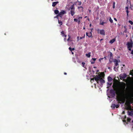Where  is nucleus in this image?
<instances>
[{
  "label": "nucleus",
  "instance_id": "nucleus-1",
  "mask_svg": "<svg viewBox=\"0 0 133 133\" xmlns=\"http://www.w3.org/2000/svg\"><path fill=\"white\" fill-rule=\"evenodd\" d=\"M126 87L125 83H124L121 86L122 90L121 91H117L116 94L118 95V93L121 95L124 96L125 95V89Z\"/></svg>",
  "mask_w": 133,
  "mask_h": 133
},
{
  "label": "nucleus",
  "instance_id": "nucleus-2",
  "mask_svg": "<svg viewBox=\"0 0 133 133\" xmlns=\"http://www.w3.org/2000/svg\"><path fill=\"white\" fill-rule=\"evenodd\" d=\"M127 48L129 51L131 50V48L133 46V43L132 39L129 42H128L127 44Z\"/></svg>",
  "mask_w": 133,
  "mask_h": 133
},
{
  "label": "nucleus",
  "instance_id": "nucleus-3",
  "mask_svg": "<svg viewBox=\"0 0 133 133\" xmlns=\"http://www.w3.org/2000/svg\"><path fill=\"white\" fill-rule=\"evenodd\" d=\"M104 76V74L103 73L102 75H96L95 77L94 78L95 80L97 82V83L99 84V81L100 78L102 77H103Z\"/></svg>",
  "mask_w": 133,
  "mask_h": 133
},
{
  "label": "nucleus",
  "instance_id": "nucleus-4",
  "mask_svg": "<svg viewBox=\"0 0 133 133\" xmlns=\"http://www.w3.org/2000/svg\"><path fill=\"white\" fill-rule=\"evenodd\" d=\"M117 100L119 102H121L123 103L124 102L125 99V98H122L120 97H117Z\"/></svg>",
  "mask_w": 133,
  "mask_h": 133
},
{
  "label": "nucleus",
  "instance_id": "nucleus-5",
  "mask_svg": "<svg viewBox=\"0 0 133 133\" xmlns=\"http://www.w3.org/2000/svg\"><path fill=\"white\" fill-rule=\"evenodd\" d=\"M98 33L99 32V34L103 35H105V31L103 29L99 30V29H97Z\"/></svg>",
  "mask_w": 133,
  "mask_h": 133
},
{
  "label": "nucleus",
  "instance_id": "nucleus-6",
  "mask_svg": "<svg viewBox=\"0 0 133 133\" xmlns=\"http://www.w3.org/2000/svg\"><path fill=\"white\" fill-rule=\"evenodd\" d=\"M66 12L65 11L62 10V11L59 12V14H58V16H58H60V17L61 18L62 17V16L63 15L66 14Z\"/></svg>",
  "mask_w": 133,
  "mask_h": 133
},
{
  "label": "nucleus",
  "instance_id": "nucleus-7",
  "mask_svg": "<svg viewBox=\"0 0 133 133\" xmlns=\"http://www.w3.org/2000/svg\"><path fill=\"white\" fill-rule=\"evenodd\" d=\"M127 76V74L125 73H124L123 74H121L120 76V79H124Z\"/></svg>",
  "mask_w": 133,
  "mask_h": 133
},
{
  "label": "nucleus",
  "instance_id": "nucleus-8",
  "mask_svg": "<svg viewBox=\"0 0 133 133\" xmlns=\"http://www.w3.org/2000/svg\"><path fill=\"white\" fill-rule=\"evenodd\" d=\"M110 93L112 95L113 97H114L115 96V92L114 89H111L110 91Z\"/></svg>",
  "mask_w": 133,
  "mask_h": 133
},
{
  "label": "nucleus",
  "instance_id": "nucleus-9",
  "mask_svg": "<svg viewBox=\"0 0 133 133\" xmlns=\"http://www.w3.org/2000/svg\"><path fill=\"white\" fill-rule=\"evenodd\" d=\"M132 103V105H133V99L132 101H127L125 103V104L128 105Z\"/></svg>",
  "mask_w": 133,
  "mask_h": 133
},
{
  "label": "nucleus",
  "instance_id": "nucleus-10",
  "mask_svg": "<svg viewBox=\"0 0 133 133\" xmlns=\"http://www.w3.org/2000/svg\"><path fill=\"white\" fill-rule=\"evenodd\" d=\"M99 81L100 82L101 84H103L105 82L104 80L102 78V77H101Z\"/></svg>",
  "mask_w": 133,
  "mask_h": 133
},
{
  "label": "nucleus",
  "instance_id": "nucleus-11",
  "mask_svg": "<svg viewBox=\"0 0 133 133\" xmlns=\"http://www.w3.org/2000/svg\"><path fill=\"white\" fill-rule=\"evenodd\" d=\"M58 3L59 2L58 1L54 2L52 3V6L53 7H55Z\"/></svg>",
  "mask_w": 133,
  "mask_h": 133
},
{
  "label": "nucleus",
  "instance_id": "nucleus-12",
  "mask_svg": "<svg viewBox=\"0 0 133 133\" xmlns=\"http://www.w3.org/2000/svg\"><path fill=\"white\" fill-rule=\"evenodd\" d=\"M70 13L72 16H73L75 13V10H72L70 11Z\"/></svg>",
  "mask_w": 133,
  "mask_h": 133
},
{
  "label": "nucleus",
  "instance_id": "nucleus-13",
  "mask_svg": "<svg viewBox=\"0 0 133 133\" xmlns=\"http://www.w3.org/2000/svg\"><path fill=\"white\" fill-rule=\"evenodd\" d=\"M114 62H115V66H117L118 65V60L117 59H115Z\"/></svg>",
  "mask_w": 133,
  "mask_h": 133
},
{
  "label": "nucleus",
  "instance_id": "nucleus-14",
  "mask_svg": "<svg viewBox=\"0 0 133 133\" xmlns=\"http://www.w3.org/2000/svg\"><path fill=\"white\" fill-rule=\"evenodd\" d=\"M70 9L72 10H75V8L74 7V4H73L72 5H71L70 8Z\"/></svg>",
  "mask_w": 133,
  "mask_h": 133
},
{
  "label": "nucleus",
  "instance_id": "nucleus-15",
  "mask_svg": "<svg viewBox=\"0 0 133 133\" xmlns=\"http://www.w3.org/2000/svg\"><path fill=\"white\" fill-rule=\"evenodd\" d=\"M108 81L109 82H111L112 80V78L110 76L108 77Z\"/></svg>",
  "mask_w": 133,
  "mask_h": 133
},
{
  "label": "nucleus",
  "instance_id": "nucleus-16",
  "mask_svg": "<svg viewBox=\"0 0 133 133\" xmlns=\"http://www.w3.org/2000/svg\"><path fill=\"white\" fill-rule=\"evenodd\" d=\"M115 41V39L114 38L109 41V42L111 44L113 43Z\"/></svg>",
  "mask_w": 133,
  "mask_h": 133
},
{
  "label": "nucleus",
  "instance_id": "nucleus-17",
  "mask_svg": "<svg viewBox=\"0 0 133 133\" xmlns=\"http://www.w3.org/2000/svg\"><path fill=\"white\" fill-rule=\"evenodd\" d=\"M91 52H89L88 54H86V56L88 58H89L90 57L91 55H90Z\"/></svg>",
  "mask_w": 133,
  "mask_h": 133
},
{
  "label": "nucleus",
  "instance_id": "nucleus-18",
  "mask_svg": "<svg viewBox=\"0 0 133 133\" xmlns=\"http://www.w3.org/2000/svg\"><path fill=\"white\" fill-rule=\"evenodd\" d=\"M107 23V22H101V21H100L99 23V24L101 25H103L104 24L106 23Z\"/></svg>",
  "mask_w": 133,
  "mask_h": 133
},
{
  "label": "nucleus",
  "instance_id": "nucleus-19",
  "mask_svg": "<svg viewBox=\"0 0 133 133\" xmlns=\"http://www.w3.org/2000/svg\"><path fill=\"white\" fill-rule=\"evenodd\" d=\"M54 13L56 14L57 15L59 13V11L57 10H55Z\"/></svg>",
  "mask_w": 133,
  "mask_h": 133
},
{
  "label": "nucleus",
  "instance_id": "nucleus-20",
  "mask_svg": "<svg viewBox=\"0 0 133 133\" xmlns=\"http://www.w3.org/2000/svg\"><path fill=\"white\" fill-rule=\"evenodd\" d=\"M92 31L91 30V31L89 33V37L90 38L91 37H92Z\"/></svg>",
  "mask_w": 133,
  "mask_h": 133
},
{
  "label": "nucleus",
  "instance_id": "nucleus-21",
  "mask_svg": "<svg viewBox=\"0 0 133 133\" xmlns=\"http://www.w3.org/2000/svg\"><path fill=\"white\" fill-rule=\"evenodd\" d=\"M69 50H70L71 51H72V50H75V48H71L70 47L69 48Z\"/></svg>",
  "mask_w": 133,
  "mask_h": 133
},
{
  "label": "nucleus",
  "instance_id": "nucleus-22",
  "mask_svg": "<svg viewBox=\"0 0 133 133\" xmlns=\"http://www.w3.org/2000/svg\"><path fill=\"white\" fill-rule=\"evenodd\" d=\"M58 23L60 24V26H61L62 24V22L61 21H60L58 19Z\"/></svg>",
  "mask_w": 133,
  "mask_h": 133
},
{
  "label": "nucleus",
  "instance_id": "nucleus-23",
  "mask_svg": "<svg viewBox=\"0 0 133 133\" xmlns=\"http://www.w3.org/2000/svg\"><path fill=\"white\" fill-rule=\"evenodd\" d=\"M111 107L112 108H115V104H113L111 106Z\"/></svg>",
  "mask_w": 133,
  "mask_h": 133
},
{
  "label": "nucleus",
  "instance_id": "nucleus-24",
  "mask_svg": "<svg viewBox=\"0 0 133 133\" xmlns=\"http://www.w3.org/2000/svg\"><path fill=\"white\" fill-rule=\"evenodd\" d=\"M113 58H110L109 59V61L111 63L113 60Z\"/></svg>",
  "mask_w": 133,
  "mask_h": 133
},
{
  "label": "nucleus",
  "instance_id": "nucleus-25",
  "mask_svg": "<svg viewBox=\"0 0 133 133\" xmlns=\"http://www.w3.org/2000/svg\"><path fill=\"white\" fill-rule=\"evenodd\" d=\"M110 58H113L112 53L111 52H110Z\"/></svg>",
  "mask_w": 133,
  "mask_h": 133
},
{
  "label": "nucleus",
  "instance_id": "nucleus-26",
  "mask_svg": "<svg viewBox=\"0 0 133 133\" xmlns=\"http://www.w3.org/2000/svg\"><path fill=\"white\" fill-rule=\"evenodd\" d=\"M128 22L131 25L133 24V22L132 21H129Z\"/></svg>",
  "mask_w": 133,
  "mask_h": 133
},
{
  "label": "nucleus",
  "instance_id": "nucleus-27",
  "mask_svg": "<svg viewBox=\"0 0 133 133\" xmlns=\"http://www.w3.org/2000/svg\"><path fill=\"white\" fill-rule=\"evenodd\" d=\"M90 62H91V63L92 64H94L95 62L93 60L92 61V59L91 60Z\"/></svg>",
  "mask_w": 133,
  "mask_h": 133
},
{
  "label": "nucleus",
  "instance_id": "nucleus-28",
  "mask_svg": "<svg viewBox=\"0 0 133 133\" xmlns=\"http://www.w3.org/2000/svg\"><path fill=\"white\" fill-rule=\"evenodd\" d=\"M115 2H114L113 3V8L114 9H115Z\"/></svg>",
  "mask_w": 133,
  "mask_h": 133
},
{
  "label": "nucleus",
  "instance_id": "nucleus-29",
  "mask_svg": "<svg viewBox=\"0 0 133 133\" xmlns=\"http://www.w3.org/2000/svg\"><path fill=\"white\" fill-rule=\"evenodd\" d=\"M85 35L84 34L83 37H80V39H83V38H84L85 37Z\"/></svg>",
  "mask_w": 133,
  "mask_h": 133
},
{
  "label": "nucleus",
  "instance_id": "nucleus-30",
  "mask_svg": "<svg viewBox=\"0 0 133 133\" xmlns=\"http://www.w3.org/2000/svg\"><path fill=\"white\" fill-rule=\"evenodd\" d=\"M109 20L111 23H112L113 22V20L111 19V17L110 18Z\"/></svg>",
  "mask_w": 133,
  "mask_h": 133
},
{
  "label": "nucleus",
  "instance_id": "nucleus-31",
  "mask_svg": "<svg viewBox=\"0 0 133 133\" xmlns=\"http://www.w3.org/2000/svg\"><path fill=\"white\" fill-rule=\"evenodd\" d=\"M131 121V119L130 118H128L127 119V122H130Z\"/></svg>",
  "mask_w": 133,
  "mask_h": 133
},
{
  "label": "nucleus",
  "instance_id": "nucleus-32",
  "mask_svg": "<svg viewBox=\"0 0 133 133\" xmlns=\"http://www.w3.org/2000/svg\"><path fill=\"white\" fill-rule=\"evenodd\" d=\"M119 105L117 104L116 105L115 104V107L116 108H118L119 107Z\"/></svg>",
  "mask_w": 133,
  "mask_h": 133
},
{
  "label": "nucleus",
  "instance_id": "nucleus-33",
  "mask_svg": "<svg viewBox=\"0 0 133 133\" xmlns=\"http://www.w3.org/2000/svg\"><path fill=\"white\" fill-rule=\"evenodd\" d=\"M68 36L69 37L68 38V39L67 40L68 41H69L70 40V35H68Z\"/></svg>",
  "mask_w": 133,
  "mask_h": 133
},
{
  "label": "nucleus",
  "instance_id": "nucleus-34",
  "mask_svg": "<svg viewBox=\"0 0 133 133\" xmlns=\"http://www.w3.org/2000/svg\"><path fill=\"white\" fill-rule=\"evenodd\" d=\"M123 121L124 123H125L126 124H127L128 123L127 122V121L125 120H123Z\"/></svg>",
  "mask_w": 133,
  "mask_h": 133
},
{
  "label": "nucleus",
  "instance_id": "nucleus-35",
  "mask_svg": "<svg viewBox=\"0 0 133 133\" xmlns=\"http://www.w3.org/2000/svg\"><path fill=\"white\" fill-rule=\"evenodd\" d=\"M86 35L87 36H88V37H89V36L90 35H89V34L88 32H86Z\"/></svg>",
  "mask_w": 133,
  "mask_h": 133
},
{
  "label": "nucleus",
  "instance_id": "nucleus-36",
  "mask_svg": "<svg viewBox=\"0 0 133 133\" xmlns=\"http://www.w3.org/2000/svg\"><path fill=\"white\" fill-rule=\"evenodd\" d=\"M129 115L132 116L133 115V114L132 113V112H130L129 113Z\"/></svg>",
  "mask_w": 133,
  "mask_h": 133
},
{
  "label": "nucleus",
  "instance_id": "nucleus-37",
  "mask_svg": "<svg viewBox=\"0 0 133 133\" xmlns=\"http://www.w3.org/2000/svg\"><path fill=\"white\" fill-rule=\"evenodd\" d=\"M61 35H65L64 34V31H62L61 32Z\"/></svg>",
  "mask_w": 133,
  "mask_h": 133
},
{
  "label": "nucleus",
  "instance_id": "nucleus-38",
  "mask_svg": "<svg viewBox=\"0 0 133 133\" xmlns=\"http://www.w3.org/2000/svg\"><path fill=\"white\" fill-rule=\"evenodd\" d=\"M81 8L82 9V11H83V7H82V6H79V7H78V9H80Z\"/></svg>",
  "mask_w": 133,
  "mask_h": 133
},
{
  "label": "nucleus",
  "instance_id": "nucleus-39",
  "mask_svg": "<svg viewBox=\"0 0 133 133\" xmlns=\"http://www.w3.org/2000/svg\"><path fill=\"white\" fill-rule=\"evenodd\" d=\"M82 17H79L78 18V20H80V19H82Z\"/></svg>",
  "mask_w": 133,
  "mask_h": 133
},
{
  "label": "nucleus",
  "instance_id": "nucleus-40",
  "mask_svg": "<svg viewBox=\"0 0 133 133\" xmlns=\"http://www.w3.org/2000/svg\"><path fill=\"white\" fill-rule=\"evenodd\" d=\"M77 22L78 24H79L81 23L80 20H78Z\"/></svg>",
  "mask_w": 133,
  "mask_h": 133
},
{
  "label": "nucleus",
  "instance_id": "nucleus-41",
  "mask_svg": "<svg viewBox=\"0 0 133 133\" xmlns=\"http://www.w3.org/2000/svg\"><path fill=\"white\" fill-rule=\"evenodd\" d=\"M74 21L77 22L78 20L76 18H74Z\"/></svg>",
  "mask_w": 133,
  "mask_h": 133
},
{
  "label": "nucleus",
  "instance_id": "nucleus-42",
  "mask_svg": "<svg viewBox=\"0 0 133 133\" xmlns=\"http://www.w3.org/2000/svg\"><path fill=\"white\" fill-rule=\"evenodd\" d=\"M96 58H92V59H92L95 62V61L96 60Z\"/></svg>",
  "mask_w": 133,
  "mask_h": 133
},
{
  "label": "nucleus",
  "instance_id": "nucleus-43",
  "mask_svg": "<svg viewBox=\"0 0 133 133\" xmlns=\"http://www.w3.org/2000/svg\"><path fill=\"white\" fill-rule=\"evenodd\" d=\"M62 36L63 37H64L65 38H66V35H62Z\"/></svg>",
  "mask_w": 133,
  "mask_h": 133
},
{
  "label": "nucleus",
  "instance_id": "nucleus-44",
  "mask_svg": "<svg viewBox=\"0 0 133 133\" xmlns=\"http://www.w3.org/2000/svg\"><path fill=\"white\" fill-rule=\"evenodd\" d=\"M85 64V62H82V64L83 65V67H84V65Z\"/></svg>",
  "mask_w": 133,
  "mask_h": 133
},
{
  "label": "nucleus",
  "instance_id": "nucleus-45",
  "mask_svg": "<svg viewBox=\"0 0 133 133\" xmlns=\"http://www.w3.org/2000/svg\"><path fill=\"white\" fill-rule=\"evenodd\" d=\"M57 16H58V15H57V16H56L55 17H54V18H57L58 19V17H60V16H58L57 17Z\"/></svg>",
  "mask_w": 133,
  "mask_h": 133
},
{
  "label": "nucleus",
  "instance_id": "nucleus-46",
  "mask_svg": "<svg viewBox=\"0 0 133 133\" xmlns=\"http://www.w3.org/2000/svg\"><path fill=\"white\" fill-rule=\"evenodd\" d=\"M126 11L127 14L129 13V11H128V10H127Z\"/></svg>",
  "mask_w": 133,
  "mask_h": 133
},
{
  "label": "nucleus",
  "instance_id": "nucleus-47",
  "mask_svg": "<svg viewBox=\"0 0 133 133\" xmlns=\"http://www.w3.org/2000/svg\"><path fill=\"white\" fill-rule=\"evenodd\" d=\"M94 79H95L94 78H91V81H92V80L94 81Z\"/></svg>",
  "mask_w": 133,
  "mask_h": 133
},
{
  "label": "nucleus",
  "instance_id": "nucleus-48",
  "mask_svg": "<svg viewBox=\"0 0 133 133\" xmlns=\"http://www.w3.org/2000/svg\"><path fill=\"white\" fill-rule=\"evenodd\" d=\"M131 54L132 55L133 54V50H132L131 52Z\"/></svg>",
  "mask_w": 133,
  "mask_h": 133
},
{
  "label": "nucleus",
  "instance_id": "nucleus-49",
  "mask_svg": "<svg viewBox=\"0 0 133 133\" xmlns=\"http://www.w3.org/2000/svg\"><path fill=\"white\" fill-rule=\"evenodd\" d=\"M64 40L66 42V38H64Z\"/></svg>",
  "mask_w": 133,
  "mask_h": 133
},
{
  "label": "nucleus",
  "instance_id": "nucleus-50",
  "mask_svg": "<svg viewBox=\"0 0 133 133\" xmlns=\"http://www.w3.org/2000/svg\"><path fill=\"white\" fill-rule=\"evenodd\" d=\"M81 4V2H80H80H79V5H80Z\"/></svg>",
  "mask_w": 133,
  "mask_h": 133
},
{
  "label": "nucleus",
  "instance_id": "nucleus-51",
  "mask_svg": "<svg viewBox=\"0 0 133 133\" xmlns=\"http://www.w3.org/2000/svg\"><path fill=\"white\" fill-rule=\"evenodd\" d=\"M114 19L116 21H117V19L115 18H114Z\"/></svg>",
  "mask_w": 133,
  "mask_h": 133
},
{
  "label": "nucleus",
  "instance_id": "nucleus-52",
  "mask_svg": "<svg viewBox=\"0 0 133 133\" xmlns=\"http://www.w3.org/2000/svg\"><path fill=\"white\" fill-rule=\"evenodd\" d=\"M126 8L127 9V10H128V7L127 6V7H126Z\"/></svg>",
  "mask_w": 133,
  "mask_h": 133
},
{
  "label": "nucleus",
  "instance_id": "nucleus-53",
  "mask_svg": "<svg viewBox=\"0 0 133 133\" xmlns=\"http://www.w3.org/2000/svg\"><path fill=\"white\" fill-rule=\"evenodd\" d=\"M68 124H66L65 125V126L66 127H67L68 126Z\"/></svg>",
  "mask_w": 133,
  "mask_h": 133
},
{
  "label": "nucleus",
  "instance_id": "nucleus-54",
  "mask_svg": "<svg viewBox=\"0 0 133 133\" xmlns=\"http://www.w3.org/2000/svg\"><path fill=\"white\" fill-rule=\"evenodd\" d=\"M88 11H89V12L90 13L91 12V10H90L89 9Z\"/></svg>",
  "mask_w": 133,
  "mask_h": 133
},
{
  "label": "nucleus",
  "instance_id": "nucleus-55",
  "mask_svg": "<svg viewBox=\"0 0 133 133\" xmlns=\"http://www.w3.org/2000/svg\"><path fill=\"white\" fill-rule=\"evenodd\" d=\"M64 74L65 75H67V73H66V72H64Z\"/></svg>",
  "mask_w": 133,
  "mask_h": 133
},
{
  "label": "nucleus",
  "instance_id": "nucleus-56",
  "mask_svg": "<svg viewBox=\"0 0 133 133\" xmlns=\"http://www.w3.org/2000/svg\"><path fill=\"white\" fill-rule=\"evenodd\" d=\"M127 17H128V13L127 14Z\"/></svg>",
  "mask_w": 133,
  "mask_h": 133
},
{
  "label": "nucleus",
  "instance_id": "nucleus-57",
  "mask_svg": "<svg viewBox=\"0 0 133 133\" xmlns=\"http://www.w3.org/2000/svg\"><path fill=\"white\" fill-rule=\"evenodd\" d=\"M103 40V39H100V41H102Z\"/></svg>",
  "mask_w": 133,
  "mask_h": 133
},
{
  "label": "nucleus",
  "instance_id": "nucleus-58",
  "mask_svg": "<svg viewBox=\"0 0 133 133\" xmlns=\"http://www.w3.org/2000/svg\"><path fill=\"white\" fill-rule=\"evenodd\" d=\"M71 53H72V54H74V52H72V51H71Z\"/></svg>",
  "mask_w": 133,
  "mask_h": 133
},
{
  "label": "nucleus",
  "instance_id": "nucleus-59",
  "mask_svg": "<svg viewBox=\"0 0 133 133\" xmlns=\"http://www.w3.org/2000/svg\"><path fill=\"white\" fill-rule=\"evenodd\" d=\"M104 58H100V59H101V60H102Z\"/></svg>",
  "mask_w": 133,
  "mask_h": 133
},
{
  "label": "nucleus",
  "instance_id": "nucleus-60",
  "mask_svg": "<svg viewBox=\"0 0 133 133\" xmlns=\"http://www.w3.org/2000/svg\"><path fill=\"white\" fill-rule=\"evenodd\" d=\"M101 59H100H100H99V62H101Z\"/></svg>",
  "mask_w": 133,
  "mask_h": 133
},
{
  "label": "nucleus",
  "instance_id": "nucleus-61",
  "mask_svg": "<svg viewBox=\"0 0 133 133\" xmlns=\"http://www.w3.org/2000/svg\"><path fill=\"white\" fill-rule=\"evenodd\" d=\"M83 29H84H84H85V28L84 27H83Z\"/></svg>",
  "mask_w": 133,
  "mask_h": 133
},
{
  "label": "nucleus",
  "instance_id": "nucleus-62",
  "mask_svg": "<svg viewBox=\"0 0 133 133\" xmlns=\"http://www.w3.org/2000/svg\"><path fill=\"white\" fill-rule=\"evenodd\" d=\"M91 24H90V26L91 27Z\"/></svg>",
  "mask_w": 133,
  "mask_h": 133
},
{
  "label": "nucleus",
  "instance_id": "nucleus-63",
  "mask_svg": "<svg viewBox=\"0 0 133 133\" xmlns=\"http://www.w3.org/2000/svg\"><path fill=\"white\" fill-rule=\"evenodd\" d=\"M115 67H114V70H115Z\"/></svg>",
  "mask_w": 133,
  "mask_h": 133
},
{
  "label": "nucleus",
  "instance_id": "nucleus-64",
  "mask_svg": "<svg viewBox=\"0 0 133 133\" xmlns=\"http://www.w3.org/2000/svg\"><path fill=\"white\" fill-rule=\"evenodd\" d=\"M92 30H93V29L92 28V29H91V31L92 30Z\"/></svg>",
  "mask_w": 133,
  "mask_h": 133
}]
</instances>
